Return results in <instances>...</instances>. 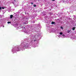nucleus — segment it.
Returning a JSON list of instances; mask_svg holds the SVG:
<instances>
[{
  "label": "nucleus",
  "instance_id": "1",
  "mask_svg": "<svg viewBox=\"0 0 76 76\" xmlns=\"http://www.w3.org/2000/svg\"><path fill=\"white\" fill-rule=\"evenodd\" d=\"M13 15H10V19H12V18H13Z\"/></svg>",
  "mask_w": 76,
  "mask_h": 76
},
{
  "label": "nucleus",
  "instance_id": "2",
  "mask_svg": "<svg viewBox=\"0 0 76 76\" xmlns=\"http://www.w3.org/2000/svg\"><path fill=\"white\" fill-rule=\"evenodd\" d=\"M51 24H55V22H54L53 21L52 22H51Z\"/></svg>",
  "mask_w": 76,
  "mask_h": 76
},
{
  "label": "nucleus",
  "instance_id": "3",
  "mask_svg": "<svg viewBox=\"0 0 76 76\" xmlns=\"http://www.w3.org/2000/svg\"><path fill=\"white\" fill-rule=\"evenodd\" d=\"M75 27H73L72 28V30H75Z\"/></svg>",
  "mask_w": 76,
  "mask_h": 76
},
{
  "label": "nucleus",
  "instance_id": "4",
  "mask_svg": "<svg viewBox=\"0 0 76 76\" xmlns=\"http://www.w3.org/2000/svg\"><path fill=\"white\" fill-rule=\"evenodd\" d=\"M59 34H60V35H62L63 34V33H62V32H61Z\"/></svg>",
  "mask_w": 76,
  "mask_h": 76
},
{
  "label": "nucleus",
  "instance_id": "5",
  "mask_svg": "<svg viewBox=\"0 0 76 76\" xmlns=\"http://www.w3.org/2000/svg\"><path fill=\"white\" fill-rule=\"evenodd\" d=\"M33 6L34 7H36V6H37V5H36V4H34Z\"/></svg>",
  "mask_w": 76,
  "mask_h": 76
},
{
  "label": "nucleus",
  "instance_id": "6",
  "mask_svg": "<svg viewBox=\"0 0 76 76\" xmlns=\"http://www.w3.org/2000/svg\"><path fill=\"white\" fill-rule=\"evenodd\" d=\"M11 23V22H9V21H8L7 22V23Z\"/></svg>",
  "mask_w": 76,
  "mask_h": 76
},
{
  "label": "nucleus",
  "instance_id": "7",
  "mask_svg": "<svg viewBox=\"0 0 76 76\" xmlns=\"http://www.w3.org/2000/svg\"><path fill=\"white\" fill-rule=\"evenodd\" d=\"M70 32V30H69L68 31V33H69V32Z\"/></svg>",
  "mask_w": 76,
  "mask_h": 76
},
{
  "label": "nucleus",
  "instance_id": "8",
  "mask_svg": "<svg viewBox=\"0 0 76 76\" xmlns=\"http://www.w3.org/2000/svg\"><path fill=\"white\" fill-rule=\"evenodd\" d=\"M26 46H27V44H26V45H25L24 46V47H26Z\"/></svg>",
  "mask_w": 76,
  "mask_h": 76
},
{
  "label": "nucleus",
  "instance_id": "9",
  "mask_svg": "<svg viewBox=\"0 0 76 76\" xmlns=\"http://www.w3.org/2000/svg\"><path fill=\"white\" fill-rule=\"evenodd\" d=\"M2 9H4V7H2Z\"/></svg>",
  "mask_w": 76,
  "mask_h": 76
},
{
  "label": "nucleus",
  "instance_id": "10",
  "mask_svg": "<svg viewBox=\"0 0 76 76\" xmlns=\"http://www.w3.org/2000/svg\"><path fill=\"white\" fill-rule=\"evenodd\" d=\"M62 36H63V37H64V36H65V35H64V34L62 35Z\"/></svg>",
  "mask_w": 76,
  "mask_h": 76
},
{
  "label": "nucleus",
  "instance_id": "11",
  "mask_svg": "<svg viewBox=\"0 0 76 76\" xmlns=\"http://www.w3.org/2000/svg\"><path fill=\"white\" fill-rule=\"evenodd\" d=\"M31 4H33V2H31Z\"/></svg>",
  "mask_w": 76,
  "mask_h": 76
},
{
  "label": "nucleus",
  "instance_id": "12",
  "mask_svg": "<svg viewBox=\"0 0 76 76\" xmlns=\"http://www.w3.org/2000/svg\"><path fill=\"white\" fill-rule=\"evenodd\" d=\"M1 7H0V10H1Z\"/></svg>",
  "mask_w": 76,
  "mask_h": 76
},
{
  "label": "nucleus",
  "instance_id": "13",
  "mask_svg": "<svg viewBox=\"0 0 76 76\" xmlns=\"http://www.w3.org/2000/svg\"><path fill=\"white\" fill-rule=\"evenodd\" d=\"M61 28L62 29H63V28L62 27H61Z\"/></svg>",
  "mask_w": 76,
  "mask_h": 76
},
{
  "label": "nucleus",
  "instance_id": "14",
  "mask_svg": "<svg viewBox=\"0 0 76 76\" xmlns=\"http://www.w3.org/2000/svg\"><path fill=\"white\" fill-rule=\"evenodd\" d=\"M52 1H55V0H52Z\"/></svg>",
  "mask_w": 76,
  "mask_h": 76
},
{
  "label": "nucleus",
  "instance_id": "15",
  "mask_svg": "<svg viewBox=\"0 0 76 76\" xmlns=\"http://www.w3.org/2000/svg\"><path fill=\"white\" fill-rule=\"evenodd\" d=\"M15 1H16V0H14Z\"/></svg>",
  "mask_w": 76,
  "mask_h": 76
},
{
  "label": "nucleus",
  "instance_id": "16",
  "mask_svg": "<svg viewBox=\"0 0 76 76\" xmlns=\"http://www.w3.org/2000/svg\"><path fill=\"white\" fill-rule=\"evenodd\" d=\"M4 27V26H3V27Z\"/></svg>",
  "mask_w": 76,
  "mask_h": 76
},
{
  "label": "nucleus",
  "instance_id": "17",
  "mask_svg": "<svg viewBox=\"0 0 76 76\" xmlns=\"http://www.w3.org/2000/svg\"><path fill=\"white\" fill-rule=\"evenodd\" d=\"M34 41H35V40H34Z\"/></svg>",
  "mask_w": 76,
  "mask_h": 76
}]
</instances>
